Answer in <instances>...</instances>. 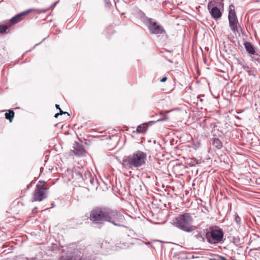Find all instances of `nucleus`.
<instances>
[{"mask_svg": "<svg viewBox=\"0 0 260 260\" xmlns=\"http://www.w3.org/2000/svg\"><path fill=\"white\" fill-rule=\"evenodd\" d=\"M89 218L94 223L107 221L117 226H122L121 223L125 221L124 216L119 211L104 207L93 208L90 211Z\"/></svg>", "mask_w": 260, "mask_h": 260, "instance_id": "1", "label": "nucleus"}, {"mask_svg": "<svg viewBox=\"0 0 260 260\" xmlns=\"http://www.w3.org/2000/svg\"><path fill=\"white\" fill-rule=\"evenodd\" d=\"M147 155L146 153L138 150L125 157L122 165L126 169L138 168L146 164Z\"/></svg>", "mask_w": 260, "mask_h": 260, "instance_id": "2", "label": "nucleus"}, {"mask_svg": "<svg viewBox=\"0 0 260 260\" xmlns=\"http://www.w3.org/2000/svg\"><path fill=\"white\" fill-rule=\"evenodd\" d=\"M193 219L189 213H184L180 214L173 220V225L187 233H191L193 231L192 223Z\"/></svg>", "mask_w": 260, "mask_h": 260, "instance_id": "3", "label": "nucleus"}, {"mask_svg": "<svg viewBox=\"0 0 260 260\" xmlns=\"http://www.w3.org/2000/svg\"><path fill=\"white\" fill-rule=\"evenodd\" d=\"M143 22L147 26L150 33L154 35H162L166 33L163 26L154 19L145 17L143 19Z\"/></svg>", "mask_w": 260, "mask_h": 260, "instance_id": "4", "label": "nucleus"}, {"mask_svg": "<svg viewBox=\"0 0 260 260\" xmlns=\"http://www.w3.org/2000/svg\"><path fill=\"white\" fill-rule=\"evenodd\" d=\"M45 182L40 180L36 185L32 195V202H41L48 197V189L44 186Z\"/></svg>", "mask_w": 260, "mask_h": 260, "instance_id": "5", "label": "nucleus"}, {"mask_svg": "<svg viewBox=\"0 0 260 260\" xmlns=\"http://www.w3.org/2000/svg\"><path fill=\"white\" fill-rule=\"evenodd\" d=\"M206 237L209 243L216 244L222 240L223 233L221 229L213 230L206 233Z\"/></svg>", "mask_w": 260, "mask_h": 260, "instance_id": "6", "label": "nucleus"}, {"mask_svg": "<svg viewBox=\"0 0 260 260\" xmlns=\"http://www.w3.org/2000/svg\"><path fill=\"white\" fill-rule=\"evenodd\" d=\"M234 6L231 5L229 7V12L228 14V19L229 22V25L231 29L233 32L238 31V18L236 14L234 9Z\"/></svg>", "mask_w": 260, "mask_h": 260, "instance_id": "7", "label": "nucleus"}, {"mask_svg": "<svg viewBox=\"0 0 260 260\" xmlns=\"http://www.w3.org/2000/svg\"><path fill=\"white\" fill-rule=\"evenodd\" d=\"M75 175L77 179L83 180L85 184L87 185H94L95 182H96L94 180V177L92 176L89 172L82 171V172H76Z\"/></svg>", "mask_w": 260, "mask_h": 260, "instance_id": "8", "label": "nucleus"}, {"mask_svg": "<svg viewBox=\"0 0 260 260\" xmlns=\"http://www.w3.org/2000/svg\"><path fill=\"white\" fill-rule=\"evenodd\" d=\"M33 10V9H30L15 15L9 20V22L11 23V25L17 23L23 19L24 16Z\"/></svg>", "mask_w": 260, "mask_h": 260, "instance_id": "9", "label": "nucleus"}, {"mask_svg": "<svg viewBox=\"0 0 260 260\" xmlns=\"http://www.w3.org/2000/svg\"><path fill=\"white\" fill-rule=\"evenodd\" d=\"M212 18L217 20L222 16V12L219 8L216 7H207Z\"/></svg>", "mask_w": 260, "mask_h": 260, "instance_id": "10", "label": "nucleus"}, {"mask_svg": "<svg viewBox=\"0 0 260 260\" xmlns=\"http://www.w3.org/2000/svg\"><path fill=\"white\" fill-rule=\"evenodd\" d=\"M216 7L220 9H223L224 4L223 0H213L208 3L207 7Z\"/></svg>", "mask_w": 260, "mask_h": 260, "instance_id": "11", "label": "nucleus"}, {"mask_svg": "<svg viewBox=\"0 0 260 260\" xmlns=\"http://www.w3.org/2000/svg\"><path fill=\"white\" fill-rule=\"evenodd\" d=\"M243 45L248 54L250 55H254L255 54V48L250 42L245 41Z\"/></svg>", "mask_w": 260, "mask_h": 260, "instance_id": "12", "label": "nucleus"}, {"mask_svg": "<svg viewBox=\"0 0 260 260\" xmlns=\"http://www.w3.org/2000/svg\"><path fill=\"white\" fill-rule=\"evenodd\" d=\"M159 115H160L161 116V117L157 119L156 120L149 121L147 123V124H148V125L149 124V125H151L153 123H155L157 122L167 120L168 119L167 114H164L162 112H160Z\"/></svg>", "mask_w": 260, "mask_h": 260, "instance_id": "13", "label": "nucleus"}, {"mask_svg": "<svg viewBox=\"0 0 260 260\" xmlns=\"http://www.w3.org/2000/svg\"><path fill=\"white\" fill-rule=\"evenodd\" d=\"M211 144L218 149H219L222 147V142L218 138H213L211 140Z\"/></svg>", "mask_w": 260, "mask_h": 260, "instance_id": "14", "label": "nucleus"}, {"mask_svg": "<svg viewBox=\"0 0 260 260\" xmlns=\"http://www.w3.org/2000/svg\"><path fill=\"white\" fill-rule=\"evenodd\" d=\"M8 111V113H6L5 114V118L11 122L14 116V112L12 110H9Z\"/></svg>", "mask_w": 260, "mask_h": 260, "instance_id": "15", "label": "nucleus"}, {"mask_svg": "<svg viewBox=\"0 0 260 260\" xmlns=\"http://www.w3.org/2000/svg\"><path fill=\"white\" fill-rule=\"evenodd\" d=\"M146 129L145 124H140L137 128V132L139 134H142L146 131Z\"/></svg>", "mask_w": 260, "mask_h": 260, "instance_id": "16", "label": "nucleus"}, {"mask_svg": "<svg viewBox=\"0 0 260 260\" xmlns=\"http://www.w3.org/2000/svg\"><path fill=\"white\" fill-rule=\"evenodd\" d=\"M240 65H241L242 68L244 69L245 71L247 72L249 75H251L252 71L250 69V67L247 64L242 63H239Z\"/></svg>", "mask_w": 260, "mask_h": 260, "instance_id": "17", "label": "nucleus"}, {"mask_svg": "<svg viewBox=\"0 0 260 260\" xmlns=\"http://www.w3.org/2000/svg\"><path fill=\"white\" fill-rule=\"evenodd\" d=\"M11 25V24L0 25V34L5 33Z\"/></svg>", "mask_w": 260, "mask_h": 260, "instance_id": "18", "label": "nucleus"}, {"mask_svg": "<svg viewBox=\"0 0 260 260\" xmlns=\"http://www.w3.org/2000/svg\"><path fill=\"white\" fill-rule=\"evenodd\" d=\"M35 258H28L22 256H18L12 259V260H35Z\"/></svg>", "mask_w": 260, "mask_h": 260, "instance_id": "19", "label": "nucleus"}, {"mask_svg": "<svg viewBox=\"0 0 260 260\" xmlns=\"http://www.w3.org/2000/svg\"><path fill=\"white\" fill-rule=\"evenodd\" d=\"M204 96H205V95L204 94H201L198 96L197 105L198 106H202V105L203 103V99H202V98L204 97Z\"/></svg>", "mask_w": 260, "mask_h": 260, "instance_id": "20", "label": "nucleus"}, {"mask_svg": "<svg viewBox=\"0 0 260 260\" xmlns=\"http://www.w3.org/2000/svg\"><path fill=\"white\" fill-rule=\"evenodd\" d=\"M254 137V135L252 133H247V142H248L249 143L251 144L252 143V141L253 140V137Z\"/></svg>", "mask_w": 260, "mask_h": 260, "instance_id": "21", "label": "nucleus"}, {"mask_svg": "<svg viewBox=\"0 0 260 260\" xmlns=\"http://www.w3.org/2000/svg\"><path fill=\"white\" fill-rule=\"evenodd\" d=\"M234 221L236 222V223L237 224V225H240L241 223V218L239 217V216L238 214H236L235 215Z\"/></svg>", "mask_w": 260, "mask_h": 260, "instance_id": "22", "label": "nucleus"}, {"mask_svg": "<svg viewBox=\"0 0 260 260\" xmlns=\"http://www.w3.org/2000/svg\"><path fill=\"white\" fill-rule=\"evenodd\" d=\"M197 161L194 159H192L190 162L189 163V165L190 167L195 166V165L197 164Z\"/></svg>", "mask_w": 260, "mask_h": 260, "instance_id": "23", "label": "nucleus"}, {"mask_svg": "<svg viewBox=\"0 0 260 260\" xmlns=\"http://www.w3.org/2000/svg\"><path fill=\"white\" fill-rule=\"evenodd\" d=\"M194 237L197 238V239H201V240H202V241H204V238L203 237V236L200 234H198L197 235H196L194 236Z\"/></svg>", "mask_w": 260, "mask_h": 260, "instance_id": "24", "label": "nucleus"}, {"mask_svg": "<svg viewBox=\"0 0 260 260\" xmlns=\"http://www.w3.org/2000/svg\"><path fill=\"white\" fill-rule=\"evenodd\" d=\"M223 256H218L216 257L210 258V260H222Z\"/></svg>", "mask_w": 260, "mask_h": 260, "instance_id": "25", "label": "nucleus"}, {"mask_svg": "<svg viewBox=\"0 0 260 260\" xmlns=\"http://www.w3.org/2000/svg\"><path fill=\"white\" fill-rule=\"evenodd\" d=\"M59 114L60 115L63 114H67L68 116H70V114L67 112H63L61 109H60Z\"/></svg>", "mask_w": 260, "mask_h": 260, "instance_id": "26", "label": "nucleus"}, {"mask_svg": "<svg viewBox=\"0 0 260 260\" xmlns=\"http://www.w3.org/2000/svg\"><path fill=\"white\" fill-rule=\"evenodd\" d=\"M135 235V233H134V232L133 230H130L129 231V233L127 235V236L130 237V236H132L133 235Z\"/></svg>", "mask_w": 260, "mask_h": 260, "instance_id": "27", "label": "nucleus"}, {"mask_svg": "<svg viewBox=\"0 0 260 260\" xmlns=\"http://www.w3.org/2000/svg\"><path fill=\"white\" fill-rule=\"evenodd\" d=\"M167 77H164L160 79V81L161 82H166L167 81Z\"/></svg>", "mask_w": 260, "mask_h": 260, "instance_id": "28", "label": "nucleus"}, {"mask_svg": "<svg viewBox=\"0 0 260 260\" xmlns=\"http://www.w3.org/2000/svg\"><path fill=\"white\" fill-rule=\"evenodd\" d=\"M37 207H35L32 210V212L33 213H37Z\"/></svg>", "mask_w": 260, "mask_h": 260, "instance_id": "29", "label": "nucleus"}, {"mask_svg": "<svg viewBox=\"0 0 260 260\" xmlns=\"http://www.w3.org/2000/svg\"><path fill=\"white\" fill-rule=\"evenodd\" d=\"M57 3H58V2H56L54 3L52 5V6H51V7L52 8H53L54 7H55V6L56 5V4H57Z\"/></svg>", "mask_w": 260, "mask_h": 260, "instance_id": "30", "label": "nucleus"}, {"mask_svg": "<svg viewBox=\"0 0 260 260\" xmlns=\"http://www.w3.org/2000/svg\"><path fill=\"white\" fill-rule=\"evenodd\" d=\"M55 107L57 109H58L59 111H60V109H61L59 105L56 104Z\"/></svg>", "mask_w": 260, "mask_h": 260, "instance_id": "31", "label": "nucleus"}, {"mask_svg": "<svg viewBox=\"0 0 260 260\" xmlns=\"http://www.w3.org/2000/svg\"><path fill=\"white\" fill-rule=\"evenodd\" d=\"M59 115H60V114L59 113H56L54 115L55 118H57Z\"/></svg>", "mask_w": 260, "mask_h": 260, "instance_id": "32", "label": "nucleus"}, {"mask_svg": "<svg viewBox=\"0 0 260 260\" xmlns=\"http://www.w3.org/2000/svg\"><path fill=\"white\" fill-rule=\"evenodd\" d=\"M256 182L257 184H260V179H257Z\"/></svg>", "mask_w": 260, "mask_h": 260, "instance_id": "33", "label": "nucleus"}, {"mask_svg": "<svg viewBox=\"0 0 260 260\" xmlns=\"http://www.w3.org/2000/svg\"><path fill=\"white\" fill-rule=\"evenodd\" d=\"M46 11H47V10H42V11H41V12L45 13Z\"/></svg>", "mask_w": 260, "mask_h": 260, "instance_id": "34", "label": "nucleus"}, {"mask_svg": "<svg viewBox=\"0 0 260 260\" xmlns=\"http://www.w3.org/2000/svg\"><path fill=\"white\" fill-rule=\"evenodd\" d=\"M30 186V184L29 185H28L27 186V188H29V186Z\"/></svg>", "mask_w": 260, "mask_h": 260, "instance_id": "35", "label": "nucleus"}, {"mask_svg": "<svg viewBox=\"0 0 260 260\" xmlns=\"http://www.w3.org/2000/svg\"><path fill=\"white\" fill-rule=\"evenodd\" d=\"M222 260H228L227 259H226L224 257H223V259Z\"/></svg>", "mask_w": 260, "mask_h": 260, "instance_id": "36", "label": "nucleus"}, {"mask_svg": "<svg viewBox=\"0 0 260 260\" xmlns=\"http://www.w3.org/2000/svg\"><path fill=\"white\" fill-rule=\"evenodd\" d=\"M166 51H168V52H171L172 51H169V50H165Z\"/></svg>", "mask_w": 260, "mask_h": 260, "instance_id": "37", "label": "nucleus"}, {"mask_svg": "<svg viewBox=\"0 0 260 260\" xmlns=\"http://www.w3.org/2000/svg\"><path fill=\"white\" fill-rule=\"evenodd\" d=\"M51 205H52V207H53L54 204L52 203Z\"/></svg>", "mask_w": 260, "mask_h": 260, "instance_id": "38", "label": "nucleus"}, {"mask_svg": "<svg viewBox=\"0 0 260 260\" xmlns=\"http://www.w3.org/2000/svg\"><path fill=\"white\" fill-rule=\"evenodd\" d=\"M123 244L124 245V247L126 246V245L124 244V243H123Z\"/></svg>", "mask_w": 260, "mask_h": 260, "instance_id": "39", "label": "nucleus"}]
</instances>
